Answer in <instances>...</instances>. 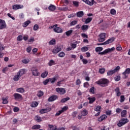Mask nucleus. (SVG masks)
<instances>
[{
    "mask_svg": "<svg viewBox=\"0 0 130 130\" xmlns=\"http://www.w3.org/2000/svg\"><path fill=\"white\" fill-rule=\"evenodd\" d=\"M56 9V7H55V6L52 5H50L48 7V9L52 12H53V11H55Z\"/></svg>",
    "mask_w": 130,
    "mask_h": 130,
    "instance_id": "412c9836",
    "label": "nucleus"
},
{
    "mask_svg": "<svg viewBox=\"0 0 130 130\" xmlns=\"http://www.w3.org/2000/svg\"><path fill=\"white\" fill-rule=\"evenodd\" d=\"M20 78H21V76L17 73V74L15 75L14 80V81H19V79H20Z\"/></svg>",
    "mask_w": 130,
    "mask_h": 130,
    "instance_id": "72a5a7b5",
    "label": "nucleus"
},
{
    "mask_svg": "<svg viewBox=\"0 0 130 130\" xmlns=\"http://www.w3.org/2000/svg\"><path fill=\"white\" fill-rule=\"evenodd\" d=\"M61 113H62V111L60 110L56 113L55 116H58L60 115V114H61Z\"/></svg>",
    "mask_w": 130,
    "mask_h": 130,
    "instance_id": "052dcab7",
    "label": "nucleus"
},
{
    "mask_svg": "<svg viewBox=\"0 0 130 130\" xmlns=\"http://www.w3.org/2000/svg\"><path fill=\"white\" fill-rule=\"evenodd\" d=\"M55 63V62L53 60H50L48 63V65L49 67H51V66H53Z\"/></svg>",
    "mask_w": 130,
    "mask_h": 130,
    "instance_id": "58836bf2",
    "label": "nucleus"
},
{
    "mask_svg": "<svg viewBox=\"0 0 130 130\" xmlns=\"http://www.w3.org/2000/svg\"><path fill=\"white\" fill-rule=\"evenodd\" d=\"M60 50H61V49L60 48V47H58L57 48H55L54 49H53L52 50V52L54 54H56V53H58V52H59Z\"/></svg>",
    "mask_w": 130,
    "mask_h": 130,
    "instance_id": "a211bd4d",
    "label": "nucleus"
},
{
    "mask_svg": "<svg viewBox=\"0 0 130 130\" xmlns=\"http://www.w3.org/2000/svg\"><path fill=\"white\" fill-rule=\"evenodd\" d=\"M76 16L77 18H82L84 16V12L79 11L76 13Z\"/></svg>",
    "mask_w": 130,
    "mask_h": 130,
    "instance_id": "aec40b11",
    "label": "nucleus"
},
{
    "mask_svg": "<svg viewBox=\"0 0 130 130\" xmlns=\"http://www.w3.org/2000/svg\"><path fill=\"white\" fill-rule=\"evenodd\" d=\"M68 100H70V98L67 97V98H66L62 99L61 100L60 102H61V103H64L65 102H67V101H68Z\"/></svg>",
    "mask_w": 130,
    "mask_h": 130,
    "instance_id": "c9c22d12",
    "label": "nucleus"
},
{
    "mask_svg": "<svg viewBox=\"0 0 130 130\" xmlns=\"http://www.w3.org/2000/svg\"><path fill=\"white\" fill-rule=\"evenodd\" d=\"M100 109H101V106H96V108L94 109V111L97 112L100 111Z\"/></svg>",
    "mask_w": 130,
    "mask_h": 130,
    "instance_id": "4d7b16f0",
    "label": "nucleus"
},
{
    "mask_svg": "<svg viewBox=\"0 0 130 130\" xmlns=\"http://www.w3.org/2000/svg\"><path fill=\"white\" fill-rule=\"evenodd\" d=\"M17 73L20 77H22L25 73V69H21Z\"/></svg>",
    "mask_w": 130,
    "mask_h": 130,
    "instance_id": "b1692460",
    "label": "nucleus"
},
{
    "mask_svg": "<svg viewBox=\"0 0 130 130\" xmlns=\"http://www.w3.org/2000/svg\"><path fill=\"white\" fill-rule=\"evenodd\" d=\"M72 33H73V29L66 31V35H67V36H70V35H71Z\"/></svg>",
    "mask_w": 130,
    "mask_h": 130,
    "instance_id": "ea45409f",
    "label": "nucleus"
},
{
    "mask_svg": "<svg viewBox=\"0 0 130 130\" xmlns=\"http://www.w3.org/2000/svg\"><path fill=\"white\" fill-rule=\"evenodd\" d=\"M93 20V18L92 17H88L84 21V22L85 24H89L90 22H91Z\"/></svg>",
    "mask_w": 130,
    "mask_h": 130,
    "instance_id": "a878e982",
    "label": "nucleus"
},
{
    "mask_svg": "<svg viewBox=\"0 0 130 130\" xmlns=\"http://www.w3.org/2000/svg\"><path fill=\"white\" fill-rule=\"evenodd\" d=\"M58 98L57 95H52L48 99L49 102H52L53 101H54L55 100H56V99Z\"/></svg>",
    "mask_w": 130,
    "mask_h": 130,
    "instance_id": "2eb2a0df",
    "label": "nucleus"
},
{
    "mask_svg": "<svg viewBox=\"0 0 130 130\" xmlns=\"http://www.w3.org/2000/svg\"><path fill=\"white\" fill-rule=\"evenodd\" d=\"M77 114H78V112L74 111L72 113V116L73 117H76L77 116Z\"/></svg>",
    "mask_w": 130,
    "mask_h": 130,
    "instance_id": "e2e57ef3",
    "label": "nucleus"
},
{
    "mask_svg": "<svg viewBox=\"0 0 130 130\" xmlns=\"http://www.w3.org/2000/svg\"><path fill=\"white\" fill-rule=\"evenodd\" d=\"M16 92L18 93H24L25 92V89L23 87L18 88L16 89Z\"/></svg>",
    "mask_w": 130,
    "mask_h": 130,
    "instance_id": "393cba45",
    "label": "nucleus"
},
{
    "mask_svg": "<svg viewBox=\"0 0 130 130\" xmlns=\"http://www.w3.org/2000/svg\"><path fill=\"white\" fill-rule=\"evenodd\" d=\"M126 110H124L121 112V117H125L126 116Z\"/></svg>",
    "mask_w": 130,
    "mask_h": 130,
    "instance_id": "bb28decb",
    "label": "nucleus"
},
{
    "mask_svg": "<svg viewBox=\"0 0 130 130\" xmlns=\"http://www.w3.org/2000/svg\"><path fill=\"white\" fill-rule=\"evenodd\" d=\"M31 71L32 72V74L33 76H39V73L38 72V71L37 70V68L35 67H32L31 69Z\"/></svg>",
    "mask_w": 130,
    "mask_h": 130,
    "instance_id": "0eeeda50",
    "label": "nucleus"
},
{
    "mask_svg": "<svg viewBox=\"0 0 130 130\" xmlns=\"http://www.w3.org/2000/svg\"><path fill=\"white\" fill-rule=\"evenodd\" d=\"M71 46L72 48H73V49H74V48H76V47H77V44L72 43L71 44Z\"/></svg>",
    "mask_w": 130,
    "mask_h": 130,
    "instance_id": "69168bd1",
    "label": "nucleus"
},
{
    "mask_svg": "<svg viewBox=\"0 0 130 130\" xmlns=\"http://www.w3.org/2000/svg\"><path fill=\"white\" fill-rule=\"evenodd\" d=\"M81 51H82L83 52L88 51V47H83L81 48Z\"/></svg>",
    "mask_w": 130,
    "mask_h": 130,
    "instance_id": "79ce46f5",
    "label": "nucleus"
},
{
    "mask_svg": "<svg viewBox=\"0 0 130 130\" xmlns=\"http://www.w3.org/2000/svg\"><path fill=\"white\" fill-rule=\"evenodd\" d=\"M49 82H51V84H53V83H55V81H56V78L55 77L49 78Z\"/></svg>",
    "mask_w": 130,
    "mask_h": 130,
    "instance_id": "2f4dec72",
    "label": "nucleus"
},
{
    "mask_svg": "<svg viewBox=\"0 0 130 130\" xmlns=\"http://www.w3.org/2000/svg\"><path fill=\"white\" fill-rule=\"evenodd\" d=\"M22 62L23 63L27 64L29 62V59H24V60H22Z\"/></svg>",
    "mask_w": 130,
    "mask_h": 130,
    "instance_id": "0e129e2a",
    "label": "nucleus"
},
{
    "mask_svg": "<svg viewBox=\"0 0 130 130\" xmlns=\"http://www.w3.org/2000/svg\"><path fill=\"white\" fill-rule=\"evenodd\" d=\"M49 82V79H46L45 81H44L43 82V83L45 86H46V85H47V84H48Z\"/></svg>",
    "mask_w": 130,
    "mask_h": 130,
    "instance_id": "603ef678",
    "label": "nucleus"
},
{
    "mask_svg": "<svg viewBox=\"0 0 130 130\" xmlns=\"http://www.w3.org/2000/svg\"><path fill=\"white\" fill-rule=\"evenodd\" d=\"M100 38L98 39L99 42H104L105 38H106V34L103 32L100 34Z\"/></svg>",
    "mask_w": 130,
    "mask_h": 130,
    "instance_id": "39448f33",
    "label": "nucleus"
},
{
    "mask_svg": "<svg viewBox=\"0 0 130 130\" xmlns=\"http://www.w3.org/2000/svg\"><path fill=\"white\" fill-rule=\"evenodd\" d=\"M114 80L116 81V82H118L120 80V76H118L114 78Z\"/></svg>",
    "mask_w": 130,
    "mask_h": 130,
    "instance_id": "680f3d73",
    "label": "nucleus"
},
{
    "mask_svg": "<svg viewBox=\"0 0 130 130\" xmlns=\"http://www.w3.org/2000/svg\"><path fill=\"white\" fill-rule=\"evenodd\" d=\"M125 100V98H124V95H121L120 96V102L121 103H122Z\"/></svg>",
    "mask_w": 130,
    "mask_h": 130,
    "instance_id": "a18cd8bd",
    "label": "nucleus"
},
{
    "mask_svg": "<svg viewBox=\"0 0 130 130\" xmlns=\"http://www.w3.org/2000/svg\"><path fill=\"white\" fill-rule=\"evenodd\" d=\"M94 87H92L90 89L89 92H90V93H91V94H94Z\"/></svg>",
    "mask_w": 130,
    "mask_h": 130,
    "instance_id": "774afa93",
    "label": "nucleus"
},
{
    "mask_svg": "<svg viewBox=\"0 0 130 130\" xmlns=\"http://www.w3.org/2000/svg\"><path fill=\"white\" fill-rule=\"evenodd\" d=\"M84 3L87 4V5H89V6H93L94 5V2H95L94 0H91V2H90L89 0H82Z\"/></svg>",
    "mask_w": 130,
    "mask_h": 130,
    "instance_id": "ddd939ff",
    "label": "nucleus"
},
{
    "mask_svg": "<svg viewBox=\"0 0 130 130\" xmlns=\"http://www.w3.org/2000/svg\"><path fill=\"white\" fill-rule=\"evenodd\" d=\"M43 94H44L43 92L40 90L39 91L38 93V96L40 98L42 97V96H43Z\"/></svg>",
    "mask_w": 130,
    "mask_h": 130,
    "instance_id": "de8ad7c7",
    "label": "nucleus"
},
{
    "mask_svg": "<svg viewBox=\"0 0 130 130\" xmlns=\"http://www.w3.org/2000/svg\"><path fill=\"white\" fill-rule=\"evenodd\" d=\"M41 127L40 125H35L32 127V129H39Z\"/></svg>",
    "mask_w": 130,
    "mask_h": 130,
    "instance_id": "c85d7f7f",
    "label": "nucleus"
},
{
    "mask_svg": "<svg viewBox=\"0 0 130 130\" xmlns=\"http://www.w3.org/2000/svg\"><path fill=\"white\" fill-rule=\"evenodd\" d=\"M35 120L37 121V122H41V121H42V119L41 118V117L37 115L35 117Z\"/></svg>",
    "mask_w": 130,
    "mask_h": 130,
    "instance_id": "4be33fe9",
    "label": "nucleus"
},
{
    "mask_svg": "<svg viewBox=\"0 0 130 130\" xmlns=\"http://www.w3.org/2000/svg\"><path fill=\"white\" fill-rule=\"evenodd\" d=\"M129 120L127 119V118H122L117 124L118 126L119 127L122 126V125H124L125 123H127L128 122Z\"/></svg>",
    "mask_w": 130,
    "mask_h": 130,
    "instance_id": "f03ea898",
    "label": "nucleus"
},
{
    "mask_svg": "<svg viewBox=\"0 0 130 130\" xmlns=\"http://www.w3.org/2000/svg\"><path fill=\"white\" fill-rule=\"evenodd\" d=\"M30 23H31V21H30V20H27V21H25L24 23H23V26L27 27V26H28V25H29V24H30Z\"/></svg>",
    "mask_w": 130,
    "mask_h": 130,
    "instance_id": "473e14b6",
    "label": "nucleus"
},
{
    "mask_svg": "<svg viewBox=\"0 0 130 130\" xmlns=\"http://www.w3.org/2000/svg\"><path fill=\"white\" fill-rule=\"evenodd\" d=\"M115 38L114 37L111 38L109 39L108 40H107L106 42H105V44H106V45L107 44H109V43H112L113 41H114Z\"/></svg>",
    "mask_w": 130,
    "mask_h": 130,
    "instance_id": "dca6fc26",
    "label": "nucleus"
},
{
    "mask_svg": "<svg viewBox=\"0 0 130 130\" xmlns=\"http://www.w3.org/2000/svg\"><path fill=\"white\" fill-rule=\"evenodd\" d=\"M88 100H89V104H92V103H93V102H94L95 100H96V98H95V97H93V98H88Z\"/></svg>",
    "mask_w": 130,
    "mask_h": 130,
    "instance_id": "5701e85b",
    "label": "nucleus"
},
{
    "mask_svg": "<svg viewBox=\"0 0 130 130\" xmlns=\"http://www.w3.org/2000/svg\"><path fill=\"white\" fill-rule=\"evenodd\" d=\"M115 50V48L112 47L111 48H108L105 50L103 52H99V54H101L103 55L104 54H106L107 53H109V52H112V51Z\"/></svg>",
    "mask_w": 130,
    "mask_h": 130,
    "instance_id": "7ed1b4c3",
    "label": "nucleus"
},
{
    "mask_svg": "<svg viewBox=\"0 0 130 130\" xmlns=\"http://www.w3.org/2000/svg\"><path fill=\"white\" fill-rule=\"evenodd\" d=\"M129 74H130V69L127 68L125 71L122 73V75L124 76L125 79H126V78H127V76H126V75H129Z\"/></svg>",
    "mask_w": 130,
    "mask_h": 130,
    "instance_id": "9b49d317",
    "label": "nucleus"
},
{
    "mask_svg": "<svg viewBox=\"0 0 130 130\" xmlns=\"http://www.w3.org/2000/svg\"><path fill=\"white\" fill-rule=\"evenodd\" d=\"M22 40H23V36H18L17 37V41H22Z\"/></svg>",
    "mask_w": 130,
    "mask_h": 130,
    "instance_id": "13d9d810",
    "label": "nucleus"
},
{
    "mask_svg": "<svg viewBox=\"0 0 130 130\" xmlns=\"http://www.w3.org/2000/svg\"><path fill=\"white\" fill-rule=\"evenodd\" d=\"M31 50H32V47L29 46L26 48V51L28 53H30L31 52Z\"/></svg>",
    "mask_w": 130,
    "mask_h": 130,
    "instance_id": "a19ab883",
    "label": "nucleus"
},
{
    "mask_svg": "<svg viewBox=\"0 0 130 130\" xmlns=\"http://www.w3.org/2000/svg\"><path fill=\"white\" fill-rule=\"evenodd\" d=\"M121 111H122L121 109L118 108L116 110V112L117 113H120V112H121Z\"/></svg>",
    "mask_w": 130,
    "mask_h": 130,
    "instance_id": "338daca9",
    "label": "nucleus"
},
{
    "mask_svg": "<svg viewBox=\"0 0 130 130\" xmlns=\"http://www.w3.org/2000/svg\"><path fill=\"white\" fill-rule=\"evenodd\" d=\"M49 45H54V44H55V40H51L49 42Z\"/></svg>",
    "mask_w": 130,
    "mask_h": 130,
    "instance_id": "09e8293b",
    "label": "nucleus"
},
{
    "mask_svg": "<svg viewBox=\"0 0 130 130\" xmlns=\"http://www.w3.org/2000/svg\"><path fill=\"white\" fill-rule=\"evenodd\" d=\"M39 29V26H38V24H35L34 26V31H37Z\"/></svg>",
    "mask_w": 130,
    "mask_h": 130,
    "instance_id": "8fccbe9b",
    "label": "nucleus"
},
{
    "mask_svg": "<svg viewBox=\"0 0 130 130\" xmlns=\"http://www.w3.org/2000/svg\"><path fill=\"white\" fill-rule=\"evenodd\" d=\"M89 26L88 25H82L81 29L82 30H87Z\"/></svg>",
    "mask_w": 130,
    "mask_h": 130,
    "instance_id": "5fc2aeb1",
    "label": "nucleus"
},
{
    "mask_svg": "<svg viewBox=\"0 0 130 130\" xmlns=\"http://www.w3.org/2000/svg\"><path fill=\"white\" fill-rule=\"evenodd\" d=\"M99 72L100 74H103L105 72V69L104 68H101L99 69Z\"/></svg>",
    "mask_w": 130,
    "mask_h": 130,
    "instance_id": "6e6d98bb",
    "label": "nucleus"
},
{
    "mask_svg": "<svg viewBox=\"0 0 130 130\" xmlns=\"http://www.w3.org/2000/svg\"><path fill=\"white\" fill-rule=\"evenodd\" d=\"M103 50V48L102 47H98L95 48L96 52H99L100 51H102Z\"/></svg>",
    "mask_w": 130,
    "mask_h": 130,
    "instance_id": "7c9ffc66",
    "label": "nucleus"
},
{
    "mask_svg": "<svg viewBox=\"0 0 130 130\" xmlns=\"http://www.w3.org/2000/svg\"><path fill=\"white\" fill-rule=\"evenodd\" d=\"M49 130H56L57 128H54V126L52 125H49Z\"/></svg>",
    "mask_w": 130,
    "mask_h": 130,
    "instance_id": "3c124183",
    "label": "nucleus"
},
{
    "mask_svg": "<svg viewBox=\"0 0 130 130\" xmlns=\"http://www.w3.org/2000/svg\"><path fill=\"white\" fill-rule=\"evenodd\" d=\"M2 100L3 104H8V103H9V102L8 101V98H3Z\"/></svg>",
    "mask_w": 130,
    "mask_h": 130,
    "instance_id": "c756f323",
    "label": "nucleus"
},
{
    "mask_svg": "<svg viewBox=\"0 0 130 130\" xmlns=\"http://www.w3.org/2000/svg\"><path fill=\"white\" fill-rule=\"evenodd\" d=\"M5 28H7L6 22H5L4 20L0 19V29L3 30V29H5Z\"/></svg>",
    "mask_w": 130,
    "mask_h": 130,
    "instance_id": "423d86ee",
    "label": "nucleus"
},
{
    "mask_svg": "<svg viewBox=\"0 0 130 130\" xmlns=\"http://www.w3.org/2000/svg\"><path fill=\"white\" fill-rule=\"evenodd\" d=\"M73 4L75 6V7H79V2H78L73 1Z\"/></svg>",
    "mask_w": 130,
    "mask_h": 130,
    "instance_id": "864d4df0",
    "label": "nucleus"
},
{
    "mask_svg": "<svg viewBox=\"0 0 130 130\" xmlns=\"http://www.w3.org/2000/svg\"><path fill=\"white\" fill-rule=\"evenodd\" d=\"M13 96L14 97V99L15 100H22V99L23 98V96L22 95L20 94L19 93H15L13 94Z\"/></svg>",
    "mask_w": 130,
    "mask_h": 130,
    "instance_id": "1a4fd4ad",
    "label": "nucleus"
},
{
    "mask_svg": "<svg viewBox=\"0 0 130 130\" xmlns=\"http://www.w3.org/2000/svg\"><path fill=\"white\" fill-rule=\"evenodd\" d=\"M51 110L50 108H46V109H42L40 111V113L43 114V113H47V112H49Z\"/></svg>",
    "mask_w": 130,
    "mask_h": 130,
    "instance_id": "9d476101",
    "label": "nucleus"
},
{
    "mask_svg": "<svg viewBox=\"0 0 130 130\" xmlns=\"http://www.w3.org/2000/svg\"><path fill=\"white\" fill-rule=\"evenodd\" d=\"M64 55H66V54L63 52H61L59 53V54L58 55L59 57H64Z\"/></svg>",
    "mask_w": 130,
    "mask_h": 130,
    "instance_id": "4c0bfd02",
    "label": "nucleus"
},
{
    "mask_svg": "<svg viewBox=\"0 0 130 130\" xmlns=\"http://www.w3.org/2000/svg\"><path fill=\"white\" fill-rule=\"evenodd\" d=\"M9 71V68L8 67H5V68L3 69L2 70L3 73L4 74H6V72H8Z\"/></svg>",
    "mask_w": 130,
    "mask_h": 130,
    "instance_id": "bf43d9fd",
    "label": "nucleus"
},
{
    "mask_svg": "<svg viewBox=\"0 0 130 130\" xmlns=\"http://www.w3.org/2000/svg\"><path fill=\"white\" fill-rule=\"evenodd\" d=\"M56 91L57 93H59V94H60L61 95H63V94L66 93V89L64 88H56Z\"/></svg>",
    "mask_w": 130,
    "mask_h": 130,
    "instance_id": "6e6552de",
    "label": "nucleus"
},
{
    "mask_svg": "<svg viewBox=\"0 0 130 130\" xmlns=\"http://www.w3.org/2000/svg\"><path fill=\"white\" fill-rule=\"evenodd\" d=\"M115 92H116V95L118 97H119V96L121 95V93L120 92L119 87H116L115 89Z\"/></svg>",
    "mask_w": 130,
    "mask_h": 130,
    "instance_id": "6ab92c4d",
    "label": "nucleus"
},
{
    "mask_svg": "<svg viewBox=\"0 0 130 130\" xmlns=\"http://www.w3.org/2000/svg\"><path fill=\"white\" fill-rule=\"evenodd\" d=\"M116 47V50L118 51H120V50L122 49V48H121V46H120V45H117Z\"/></svg>",
    "mask_w": 130,
    "mask_h": 130,
    "instance_id": "c03bdc74",
    "label": "nucleus"
},
{
    "mask_svg": "<svg viewBox=\"0 0 130 130\" xmlns=\"http://www.w3.org/2000/svg\"><path fill=\"white\" fill-rule=\"evenodd\" d=\"M48 75V72H45L41 74V77L42 78H46Z\"/></svg>",
    "mask_w": 130,
    "mask_h": 130,
    "instance_id": "e433bc0d",
    "label": "nucleus"
},
{
    "mask_svg": "<svg viewBox=\"0 0 130 130\" xmlns=\"http://www.w3.org/2000/svg\"><path fill=\"white\" fill-rule=\"evenodd\" d=\"M77 23H78L77 20L73 21L70 23V26H74V25H76Z\"/></svg>",
    "mask_w": 130,
    "mask_h": 130,
    "instance_id": "49530a36",
    "label": "nucleus"
},
{
    "mask_svg": "<svg viewBox=\"0 0 130 130\" xmlns=\"http://www.w3.org/2000/svg\"><path fill=\"white\" fill-rule=\"evenodd\" d=\"M120 70V67L117 66L114 70H111L107 72L108 76H111L113 75V74H115V73L117 72V71H119Z\"/></svg>",
    "mask_w": 130,
    "mask_h": 130,
    "instance_id": "20e7f679",
    "label": "nucleus"
},
{
    "mask_svg": "<svg viewBox=\"0 0 130 130\" xmlns=\"http://www.w3.org/2000/svg\"><path fill=\"white\" fill-rule=\"evenodd\" d=\"M106 118H107V116L105 114H104L102 115L100 118H99L98 120V121L101 122V121H103L104 119H106Z\"/></svg>",
    "mask_w": 130,
    "mask_h": 130,
    "instance_id": "f3484780",
    "label": "nucleus"
},
{
    "mask_svg": "<svg viewBox=\"0 0 130 130\" xmlns=\"http://www.w3.org/2000/svg\"><path fill=\"white\" fill-rule=\"evenodd\" d=\"M109 83V81L107 79L103 78L96 82V84L98 85H102V87H105V85H107Z\"/></svg>",
    "mask_w": 130,
    "mask_h": 130,
    "instance_id": "f257e3e1",
    "label": "nucleus"
},
{
    "mask_svg": "<svg viewBox=\"0 0 130 130\" xmlns=\"http://www.w3.org/2000/svg\"><path fill=\"white\" fill-rule=\"evenodd\" d=\"M53 31L56 33H62V29L60 27H57V26L53 28Z\"/></svg>",
    "mask_w": 130,
    "mask_h": 130,
    "instance_id": "4468645a",
    "label": "nucleus"
},
{
    "mask_svg": "<svg viewBox=\"0 0 130 130\" xmlns=\"http://www.w3.org/2000/svg\"><path fill=\"white\" fill-rule=\"evenodd\" d=\"M13 10H19V9H23V5H14L12 6Z\"/></svg>",
    "mask_w": 130,
    "mask_h": 130,
    "instance_id": "f8f14e48",
    "label": "nucleus"
},
{
    "mask_svg": "<svg viewBox=\"0 0 130 130\" xmlns=\"http://www.w3.org/2000/svg\"><path fill=\"white\" fill-rule=\"evenodd\" d=\"M81 114L82 116H86L88 114V111L86 109L83 110L81 112Z\"/></svg>",
    "mask_w": 130,
    "mask_h": 130,
    "instance_id": "cd10ccee",
    "label": "nucleus"
},
{
    "mask_svg": "<svg viewBox=\"0 0 130 130\" xmlns=\"http://www.w3.org/2000/svg\"><path fill=\"white\" fill-rule=\"evenodd\" d=\"M110 14H111V15H116V11L115 10V9H111L110 11Z\"/></svg>",
    "mask_w": 130,
    "mask_h": 130,
    "instance_id": "37998d69",
    "label": "nucleus"
},
{
    "mask_svg": "<svg viewBox=\"0 0 130 130\" xmlns=\"http://www.w3.org/2000/svg\"><path fill=\"white\" fill-rule=\"evenodd\" d=\"M38 106V103H37V102H34L31 103V107H37V106Z\"/></svg>",
    "mask_w": 130,
    "mask_h": 130,
    "instance_id": "f704fd0d",
    "label": "nucleus"
}]
</instances>
